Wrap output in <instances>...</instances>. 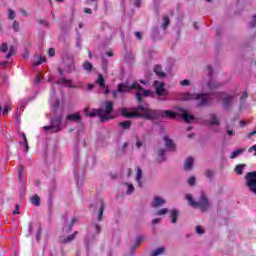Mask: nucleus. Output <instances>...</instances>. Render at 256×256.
Returning a JSON list of instances; mask_svg holds the SVG:
<instances>
[{
    "label": "nucleus",
    "mask_w": 256,
    "mask_h": 256,
    "mask_svg": "<svg viewBox=\"0 0 256 256\" xmlns=\"http://www.w3.org/2000/svg\"><path fill=\"white\" fill-rule=\"evenodd\" d=\"M135 37H136V39L141 41V39H142L141 32H135Z\"/></svg>",
    "instance_id": "052dcab7"
},
{
    "label": "nucleus",
    "mask_w": 256,
    "mask_h": 256,
    "mask_svg": "<svg viewBox=\"0 0 256 256\" xmlns=\"http://www.w3.org/2000/svg\"><path fill=\"white\" fill-rule=\"evenodd\" d=\"M96 85H99L100 91L105 93V95H109V88L105 85V78H103L102 74L98 75V79L95 81Z\"/></svg>",
    "instance_id": "1a4fd4ad"
},
{
    "label": "nucleus",
    "mask_w": 256,
    "mask_h": 256,
    "mask_svg": "<svg viewBox=\"0 0 256 256\" xmlns=\"http://www.w3.org/2000/svg\"><path fill=\"white\" fill-rule=\"evenodd\" d=\"M143 241H145V236L143 235H139L136 237V246H138L139 244L143 243Z\"/></svg>",
    "instance_id": "e433bc0d"
},
{
    "label": "nucleus",
    "mask_w": 256,
    "mask_h": 256,
    "mask_svg": "<svg viewBox=\"0 0 256 256\" xmlns=\"http://www.w3.org/2000/svg\"><path fill=\"white\" fill-rule=\"evenodd\" d=\"M165 253V247L157 248L155 251L151 252V256H159Z\"/></svg>",
    "instance_id": "bb28decb"
},
{
    "label": "nucleus",
    "mask_w": 256,
    "mask_h": 256,
    "mask_svg": "<svg viewBox=\"0 0 256 256\" xmlns=\"http://www.w3.org/2000/svg\"><path fill=\"white\" fill-rule=\"evenodd\" d=\"M75 223H77V218H72L71 224L64 227L63 231H71V228L73 227V225H75Z\"/></svg>",
    "instance_id": "72a5a7b5"
},
{
    "label": "nucleus",
    "mask_w": 256,
    "mask_h": 256,
    "mask_svg": "<svg viewBox=\"0 0 256 256\" xmlns=\"http://www.w3.org/2000/svg\"><path fill=\"white\" fill-rule=\"evenodd\" d=\"M122 129H130L131 128V121H124L119 123Z\"/></svg>",
    "instance_id": "473e14b6"
},
{
    "label": "nucleus",
    "mask_w": 256,
    "mask_h": 256,
    "mask_svg": "<svg viewBox=\"0 0 256 256\" xmlns=\"http://www.w3.org/2000/svg\"><path fill=\"white\" fill-rule=\"evenodd\" d=\"M180 85H182V87H189L191 85V82H189V80H182L180 81Z\"/></svg>",
    "instance_id": "37998d69"
},
{
    "label": "nucleus",
    "mask_w": 256,
    "mask_h": 256,
    "mask_svg": "<svg viewBox=\"0 0 256 256\" xmlns=\"http://www.w3.org/2000/svg\"><path fill=\"white\" fill-rule=\"evenodd\" d=\"M84 13L91 15V13H93V11L91 10V8H84Z\"/></svg>",
    "instance_id": "680f3d73"
},
{
    "label": "nucleus",
    "mask_w": 256,
    "mask_h": 256,
    "mask_svg": "<svg viewBox=\"0 0 256 256\" xmlns=\"http://www.w3.org/2000/svg\"><path fill=\"white\" fill-rule=\"evenodd\" d=\"M7 65H9V61H3V62L0 63V67L2 69H5L7 67Z\"/></svg>",
    "instance_id": "864d4df0"
},
{
    "label": "nucleus",
    "mask_w": 256,
    "mask_h": 256,
    "mask_svg": "<svg viewBox=\"0 0 256 256\" xmlns=\"http://www.w3.org/2000/svg\"><path fill=\"white\" fill-rule=\"evenodd\" d=\"M205 175L208 179H213L214 172L212 170H206Z\"/></svg>",
    "instance_id": "c03bdc74"
},
{
    "label": "nucleus",
    "mask_w": 256,
    "mask_h": 256,
    "mask_svg": "<svg viewBox=\"0 0 256 256\" xmlns=\"http://www.w3.org/2000/svg\"><path fill=\"white\" fill-rule=\"evenodd\" d=\"M164 141L168 151H175V143H173V140L169 139L167 136H164Z\"/></svg>",
    "instance_id": "dca6fc26"
},
{
    "label": "nucleus",
    "mask_w": 256,
    "mask_h": 256,
    "mask_svg": "<svg viewBox=\"0 0 256 256\" xmlns=\"http://www.w3.org/2000/svg\"><path fill=\"white\" fill-rule=\"evenodd\" d=\"M249 153H253V151H255V156H256V145H253L252 147L249 148Z\"/></svg>",
    "instance_id": "4d7b16f0"
},
{
    "label": "nucleus",
    "mask_w": 256,
    "mask_h": 256,
    "mask_svg": "<svg viewBox=\"0 0 256 256\" xmlns=\"http://www.w3.org/2000/svg\"><path fill=\"white\" fill-rule=\"evenodd\" d=\"M20 137L21 139H23V142L21 143V145L25 147L24 153H29V142H27V136H25V134H22Z\"/></svg>",
    "instance_id": "412c9836"
},
{
    "label": "nucleus",
    "mask_w": 256,
    "mask_h": 256,
    "mask_svg": "<svg viewBox=\"0 0 256 256\" xmlns=\"http://www.w3.org/2000/svg\"><path fill=\"white\" fill-rule=\"evenodd\" d=\"M161 205H165V199L159 196L154 197L152 201V207L157 208V207H161Z\"/></svg>",
    "instance_id": "2eb2a0df"
},
{
    "label": "nucleus",
    "mask_w": 256,
    "mask_h": 256,
    "mask_svg": "<svg viewBox=\"0 0 256 256\" xmlns=\"http://www.w3.org/2000/svg\"><path fill=\"white\" fill-rule=\"evenodd\" d=\"M186 199L191 207H194L196 209L198 208L201 211H207V209H209V200H207V196L205 195V193H201L200 200L198 202H195V200H193L191 194H187Z\"/></svg>",
    "instance_id": "39448f33"
},
{
    "label": "nucleus",
    "mask_w": 256,
    "mask_h": 256,
    "mask_svg": "<svg viewBox=\"0 0 256 256\" xmlns=\"http://www.w3.org/2000/svg\"><path fill=\"white\" fill-rule=\"evenodd\" d=\"M158 161L159 163H163V161H165V151L163 149L158 151Z\"/></svg>",
    "instance_id": "7c9ffc66"
},
{
    "label": "nucleus",
    "mask_w": 256,
    "mask_h": 256,
    "mask_svg": "<svg viewBox=\"0 0 256 256\" xmlns=\"http://www.w3.org/2000/svg\"><path fill=\"white\" fill-rule=\"evenodd\" d=\"M167 213H169V209L163 208V209H161V210H158V211L156 212V215H159V216H161V215H167Z\"/></svg>",
    "instance_id": "4c0bfd02"
},
{
    "label": "nucleus",
    "mask_w": 256,
    "mask_h": 256,
    "mask_svg": "<svg viewBox=\"0 0 256 256\" xmlns=\"http://www.w3.org/2000/svg\"><path fill=\"white\" fill-rule=\"evenodd\" d=\"M67 121H73L74 123H79L81 121V116L79 114H69L67 116Z\"/></svg>",
    "instance_id": "a211bd4d"
},
{
    "label": "nucleus",
    "mask_w": 256,
    "mask_h": 256,
    "mask_svg": "<svg viewBox=\"0 0 256 256\" xmlns=\"http://www.w3.org/2000/svg\"><path fill=\"white\" fill-rule=\"evenodd\" d=\"M107 67H108L107 61L103 60L102 61V69H103L104 73H107Z\"/></svg>",
    "instance_id": "de8ad7c7"
},
{
    "label": "nucleus",
    "mask_w": 256,
    "mask_h": 256,
    "mask_svg": "<svg viewBox=\"0 0 256 256\" xmlns=\"http://www.w3.org/2000/svg\"><path fill=\"white\" fill-rule=\"evenodd\" d=\"M210 119V125H220L219 120L217 119V116L215 114H211Z\"/></svg>",
    "instance_id": "c756f323"
},
{
    "label": "nucleus",
    "mask_w": 256,
    "mask_h": 256,
    "mask_svg": "<svg viewBox=\"0 0 256 256\" xmlns=\"http://www.w3.org/2000/svg\"><path fill=\"white\" fill-rule=\"evenodd\" d=\"M7 51H9V46L7 45V43H3V44L0 46V52H1V53H7Z\"/></svg>",
    "instance_id": "c9c22d12"
},
{
    "label": "nucleus",
    "mask_w": 256,
    "mask_h": 256,
    "mask_svg": "<svg viewBox=\"0 0 256 256\" xmlns=\"http://www.w3.org/2000/svg\"><path fill=\"white\" fill-rule=\"evenodd\" d=\"M171 223H177V217H179V211L173 209L170 211Z\"/></svg>",
    "instance_id": "4be33fe9"
},
{
    "label": "nucleus",
    "mask_w": 256,
    "mask_h": 256,
    "mask_svg": "<svg viewBox=\"0 0 256 256\" xmlns=\"http://www.w3.org/2000/svg\"><path fill=\"white\" fill-rule=\"evenodd\" d=\"M188 184H190L191 186L195 185V177H194V176H191V177L188 179Z\"/></svg>",
    "instance_id": "09e8293b"
},
{
    "label": "nucleus",
    "mask_w": 256,
    "mask_h": 256,
    "mask_svg": "<svg viewBox=\"0 0 256 256\" xmlns=\"http://www.w3.org/2000/svg\"><path fill=\"white\" fill-rule=\"evenodd\" d=\"M255 23H256V15H253L252 20L250 22L251 29H253L255 27Z\"/></svg>",
    "instance_id": "49530a36"
},
{
    "label": "nucleus",
    "mask_w": 256,
    "mask_h": 256,
    "mask_svg": "<svg viewBox=\"0 0 256 256\" xmlns=\"http://www.w3.org/2000/svg\"><path fill=\"white\" fill-rule=\"evenodd\" d=\"M247 97H249V95L247 94V92H243L242 96H241V101H245V99H247Z\"/></svg>",
    "instance_id": "13d9d810"
},
{
    "label": "nucleus",
    "mask_w": 256,
    "mask_h": 256,
    "mask_svg": "<svg viewBox=\"0 0 256 256\" xmlns=\"http://www.w3.org/2000/svg\"><path fill=\"white\" fill-rule=\"evenodd\" d=\"M180 115L182 116V119L185 121V123H191V121L195 119L193 115L187 114L184 109H180Z\"/></svg>",
    "instance_id": "4468645a"
},
{
    "label": "nucleus",
    "mask_w": 256,
    "mask_h": 256,
    "mask_svg": "<svg viewBox=\"0 0 256 256\" xmlns=\"http://www.w3.org/2000/svg\"><path fill=\"white\" fill-rule=\"evenodd\" d=\"M227 134L233 137V135H235V132L233 130H227Z\"/></svg>",
    "instance_id": "338daca9"
},
{
    "label": "nucleus",
    "mask_w": 256,
    "mask_h": 256,
    "mask_svg": "<svg viewBox=\"0 0 256 256\" xmlns=\"http://www.w3.org/2000/svg\"><path fill=\"white\" fill-rule=\"evenodd\" d=\"M208 69V75L210 77V80L208 82V88L213 91V89H217V87H219V83L215 82V79H213V68L211 66L207 67Z\"/></svg>",
    "instance_id": "9d476101"
},
{
    "label": "nucleus",
    "mask_w": 256,
    "mask_h": 256,
    "mask_svg": "<svg viewBox=\"0 0 256 256\" xmlns=\"http://www.w3.org/2000/svg\"><path fill=\"white\" fill-rule=\"evenodd\" d=\"M95 229L97 234L101 233V226L99 224L95 225Z\"/></svg>",
    "instance_id": "bf43d9fd"
},
{
    "label": "nucleus",
    "mask_w": 256,
    "mask_h": 256,
    "mask_svg": "<svg viewBox=\"0 0 256 256\" xmlns=\"http://www.w3.org/2000/svg\"><path fill=\"white\" fill-rule=\"evenodd\" d=\"M50 103L54 111H57V109H59V99H55V86H52L51 88Z\"/></svg>",
    "instance_id": "9b49d317"
},
{
    "label": "nucleus",
    "mask_w": 256,
    "mask_h": 256,
    "mask_svg": "<svg viewBox=\"0 0 256 256\" xmlns=\"http://www.w3.org/2000/svg\"><path fill=\"white\" fill-rule=\"evenodd\" d=\"M154 73H156V75H157L158 77H160V79L163 78V77H165V74L163 73L162 68H161V66H159V65H156V66L154 67Z\"/></svg>",
    "instance_id": "5701e85b"
},
{
    "label": "nucleus",
    "mask_w": 256,
    "mask_h": 256,
    "mask_svg": "<svg viewBox=\"0 0 256 256\" xmlns=\"http://www.w3.org/2000/svg\"><path fill=\"white\" fill-rule=\"evenodd\" d=\"M192 167H193V158L188 157L184 163V169H185V171H190V169H192Z\"/></svg>",
    "instance_id": "aec40b11"
},
{
    "label": "nucleus",
    "mask_w": 256,
    "mask_h": 256,
    "mask_svg": "<svg viewBox=\"0 0 256 256\" xmlns=\"http://www.w3.org/2000/svg\"><path fill=\"white\" fill-rule=\"evenodd\" d=\"M18 179L23 181V166H19Z\"/></svg>",
    "instance_id": "ea45409f"
},
{
    "label": "nucleus",
    "mask_w": 256,
    "mask_h": 256,
    "mask_svg": "<svg viewBox=\"0 0 256 256\" xmlns=\"http://www.w3.org/2000/svg\"><path fill=\"white\" fill-rule=\"evenodd\" d=\"M39 24H40V25L47 26V22H46L45 20H40V21H39Z\"/></svg>",
    "instance_id": "774afa93"
},
{
    "label": "nucleus",
    "mask_w": 256,
    "mask_h": 256,
    "mask_svg": "<svg viewBox=\"0 0 256 256\" xmlns=\"http://www.w3.org/2000/svg\"><path fill=\"white\" fill-rule=\"evenodd\" d=\"M213 99H217L218 101L223 100L224 107H229L233 103V96L223 92H217L213 95L190 92L180 94V101H197V107H207V105L213 103Z\"/></svg>",
    "instance_id": "f257e3e1"
},
{
    "label": "nucleus",
    "mask_w": 256,
    "mask_h": 256,
    "mask_svg": "<svg viewBox=\"0 0 256 256\" xmlns=\"http://www.w3.org/2000/svg\"><path fill=\"white\" fill-rule=\"evenodd\" d=\"M13 215H19V205L16 204V209L13 211Z\"/></svg>",
    "instance_id": "e2e57ef3"
},
{
    "label": "nucleus",
    "mask_w": 256,
    "mask_h": 256,
    "mask_svg": "<svg viewBox=\"0 0 256 256\" xmlns=\"http://www.w3.org/2000/svg\"><path fill=\"white\" fill-rule=\"evenodd\" d=\"M125 185L127 187L126 195H131V193H133V191H135V187L131 183H126Z\"/></svg>",
    "instance_id": "2f4dec72"
},
{
    "label": "nucleus",
    "mask_w": 256,
    "mask_h": 256,
    "mask_svg": "<svg viewBox=\"0 0 256 256\" xmlns=\"http://www.w3.org/2000/svg\"><path fill=\"white\" fill-rule=\"evenodd\" d=\"M196 233H197L198 235H203V233H205V230L203 229V227L197 226V227H196Z\"/></svg>",
    "instance_id": "a18cd8bd"
},
{
    "label": "nucleus",
    "mask_w": 256,
    "mask_h": 256,
    "mask_svg": "<svg viewBox=\"0 0 256 256\" xmlns=\"http://www.w3.org/2000/svg\"><path fill=\"white\" fill-rule=\"evenodd\" d=\"M111 111H113V102H106L104 113L99 109H93L89 112V108H86L84 113L87 117H100V121L105 122L109 121V119H113V116L110 115Z\"/></svg>",
    "instance_id": "20e7f679"
},
{
    "label": "nucleus",
    "mask_w": 256,
    "mask_h": 256,
    "mask_svg": "<svg viewBox=\"0 0 256 256\" xmlns=\"http://www.w3.org/2000/svg\"><path fill=\"white\" fill-rule=\"evenodd\" d=\"M13 29H14V31H19V22H17V21H14L13 22Z\"/></svg>",
    "instance_id": "8fccbe9b"
},
{
    "label": "nucleus",
    "mask_w": 256,
    "mask_h": 256,
    "mask_svg": "<svg viewBox=\"0 0 256 256\" xmlns=\"http://www.w3.org/2000/svg\"><path fill=\"white\" fill-rule=\"evenodd\" d=\"M42 63H45V57L39 56L38 57V61L33 62V66L37 67V65H42Z\"/></svg>",
    "instance_id": "f704fd0d"
},
{
    "label": "nucleus",
    "mask_w": 256,
    "mask_h": 256,
    "mask_svg": "<svg viewBox=\"0 0 256 256\" xmlns=\"http://www.w3.org/2000/svg\"><path fill=\"white\" fill-rule=\"evenodd\" d=\"M169 23H170L169 17L165 16L164 22L162 24L163 29H167V27H169Z\"/></svg>",
    "instance_id": "58836bf2"
},
{
    "label": "nucleus",
    "mask_w": 256,
    "mask_h": 256,
    "mask_svg": "<svg viewBox=\"0 0 256 256\" xmlns=\"http://www.w3.org/2000/svg\"><path fill=\"white\" fill-rule=\"evenodd\" d=\"M122 116L126 119L132 117H142L143 119H159V117L175 119L177 114L171 110H154L149 108V104H139L136 110L131 113L127 108L122 109Z\"/></svg>",
    "instance_id": "f03ea898"
},
{
    "label": "nucleus",
    "mask_w": 256,
    "mask_h": 256,
    "mask_svg": "<svg viewBox=\"0 0 256 256\" xmlns=\"http://www.w3.org/2000/svg\"><path fill=\"white\" fill-rule=\"evenodd\" d=\"M9 106L8 105H6L5 107H4V109H3V111H2V115H7L8 113H9Z\"/></svg>",
    "instance_id": "603ef678"
},
{
    "label": "nucleus",
    "mask_w": 256,
    "mask_h": 256,
    "mask_svg": "<svg viewBox=\"0 0 256 256\" xmlns=\"http://www.w3.org/2000/svg\"><path fill=\"white\" fill-rule=\"evenodd\" d=\"M96 206L98 207L97 219L98 221H103V212L105 211V203L103 202L102 199H99L96 202Z\"/></svg>",
    "instance_id": "f8f14e48"
},
{
    "label": "nucleus",
    "mask_w": 256,
    "mask_h": 256,
    "mask_svg": "<svg viewBox=\"0 0 256 256\" xmlns=\"http://www.w3.org/2000/svg\"><path fill=\"white\" fill-rule=\"evenodd\" d=\"M253 135H256V130H254L248 134V139H251V137H253Z\"/></svg>",
    "instance_id": "69168bd1"
},
{
    "label": "nucleus",
    "mask_w": 256,
    "mask_h": 256,
    "mask_svg": "<svg viewBox=\"0 0 256 256\" xmlns=\"http://www.w3.org/2000/svg\"><path fill=\"white\" fill-rule=\"evenodd\" d=\"M83 70L84 71H88L90 73V71L93 70V64H91V62L86 61L83 63Z\"/></svg>",
    "instance_id": "c85d7f7f"
},
{
    "label": "nucleus",
    "mask_w": 256,
    "mask_h": 256,
    "mask_svg": "<svg viewBox=\"0 0 256 256\" xmlns=\"http://www.w3.org/2000/svg\"><path fill=\"white\" fill-rule=\"evenodd\" d=\"M243 153H245V148H238L231 153L230 159H237V157L243 155Z\"/></svg>",
    "instance_id": "f3484780"
},
{
    "label": "nucleus",
    "mask_w": 256,
    "mask_h": 256,
    "mask_svg": "<svg viewBox=\"0 0 256 256\" xmlns=\"http://www.w3.org/2000/svg\"><path fill=\"white\" fill-rule=\"evenodd\" d=\"M61 121H63L62 112L51 120V124L49 126H44L43 130L46 132L49 131L50 133H59V131H61Z\"/></svg>",
    "instance_id": "423d86ee"
},
{
    "label": "nucleus",
    "mask_w": 256,
    "mask_h": 256,
    "mask_svg": "<svg viewBox=\"0 0 256 256\" xmlns=\"http://www.w3.org/2000/svg\"><path fill=\"white\" fill-rule=\"evenodd\" d=\"M136 182L138 187H143V171L139 167L136 169Z\"/></svg>",
    "instance_id": "ddd939ff"
},
{
    "label": "nucleus",
    "mask_w": 256,
    "mask_h": 256,
    "mask_svg": "<svg viewBox=\"0 0 256 256\" xmlns=\"http://www.w3.org/2000/svg\"><path fill=\"white\" fill-rule=\"evenodd\" d=\"M243 169H245V165H243V164H238V165L235 167L234 171H235L236 175H243Z\"/></svg>",
    "instance_id": "cd10ccee"
},
{
    "label": "nucleus",
    "mask_w": 256,
    "mask_h": 256,
    "mask_svg": "<svg viewBox=\"0 0 256 256\" xmlns=\"http://www.w3.org/2000/svg\"><path fill=\"white\" fill-rule=\"evenodd\" d=\"M153 85L156 91V95H158V97H163L167 95V89H165V83L154 81Z\"/></svg>",
    "instance_id": "6e6552de"
},
{
    "label": "nucleus",
    "mask_w": 256,
    "mask_h": 256,
    "mask_svg": "<svg viewBox=\"0 0 256 256\" xmlns=\"http://www.w3.org/2000/svg\"><path fill=\"white\" fill-rule=\"evenodd\" d=\"M157 223H161V218H155L152 220V225H157Z\"/></svg>",
    "instance_id": "6e6d98bb"
},
{
    "label": "nucleus",
    "mask_w": 256,
    "mask_h": 256,
    "mask_svg": "<svg viewBox=\"0 0 256 256\" xmlns=\"http://www.w3.org/2000/svg\"><path fill=\"white\" fill-rule=\"evenodd\" d=\"M66 71L67 73H73V71H75V65L70 64L69 66H67Z\"/></svg>",
    "instance_id": "79ce46f5"
},
{
    "label": "nucleus",
    "mask_w": 256,
    "mask_h": 256,
    "mask_svg": "<svg viewBox=\"0 0 256 256\" xmlns=\"http://www.w3.org/2000/svg\"><path fill=\"white\" fill-rule=\"evenodd\" d=\"M61 83H66L68 87H73L71 80L67 78H60L59 81L56 82V85H61Z\"/></svg>",
    "instance_id": "a878e982"
},
{
    "label": "nucleus",
    "mask_w": 256,
    "mask_h": 256,
    "mask_svg": "<svg viewBox=\"0 0 256 256\" xmlns=\"http://www.w3.org/2000/svg\"><path fill=\"white\" fill-rule=\"evenodd\" d=\"M30 201H31L32 205H34L35 207H39L41 205V198L37 194L33 195L30 198Z\"/></svg>",
    "instance_id": "6ab92c4d"
},
{
    "label": "nucleus",
    "mask_w": 256,
    "mask_h": 256,
    "mask_svg": "<svg viewBox=\"0 0 256 256\" xmlns=\"http://www.w3.org/2000/svg\"><path fill=\"white\" fill-rule=\"evenodd\" d=\"M15 53H17V48H15V46H10L8 50V54L6 55V59H11V57H13Z\"/></svg>",
    "instance_id": "b1692460"
},
{
    "label": "nucleus",
    "mask_w": 256,
    "mask_h": 256,
    "mask_svg": "<svg viewBox=\"0 0 256 256\" xmlns=\"http://www.w3.org/2000/svg\"><path fill=\"white\" fill-rule=\"evenodd\" d=\"M77 231L74 232L73 234L69 235L67 238L61 239V243H71L73 239H75V236L77 235Z\"/></svg>",
    "instance_id": "393cba45"
},
{
    "label": "nucleus",
    "mask_w": 256,
    "mask_h": 256,
    "mask_svg": "<svg viewBox=\"0 0 256 256\" xmlns=\"http://www.w3.org/2000/svg\"><path fill=\"white\" fill-rule=\"evenodd\" d=\"M131 89H136V99L138 102L141 103L143 101V97H149L152 95L150 90H145L139 82H134L132 85L129 84V82L126 83H120L118 84V91H114L113 95L114 97H117V93H129Z\"/></svg>",
    "instance_id": "7ed1b4c3"
},
{
    "label": "nucleus",
    "mask_w": 256,
    "mask_h": 256,
    "mask_svg": "<svg viewBox=\"0 0 256 256\" xmlns=\"http://www.w3.org/2000/svg\"><path fill=\"white\" fill-rule=\"evenodd\" d=\"M246 186L256 195V171L248 172L245 176Z\"/></svg>",
    "instance_id": "0eeeda50"
},
{
    "label": "nucleus",
    "mask_w": 256,
    "mask_h": 256,
    "mask_svg": "<svg viewBox=\"0 0 256 256\" xmlns=\"http://www.w3.org/2000/svg\"><path fill=\"white\" fill-rule=\"evenodd\" d=\"M48 55H49V57H55V49L50 48V49L48 50Z\"/></svg>",
    "instance_id": "3c124183"
},
{
    "label": "nucleus",
    "mask_w": 256,
    "mask_h": 256,
    "mask_svg": "<svg viewBox=\"0 0 256 256\" xmlns=\"http://www.w3.org/2000/svg\"><path fill=\"white\" fill-rule=\"evenodd\" d=\"M40 239H41V228H39L37 233H36V240L40 241Z\"/></svg>",
    "instance_id": "5fc2aeb1"
},
{
    "label": "nucleus",
    "mask_w": 256,
    "mask_h": 256,
    "mask_svg": "<svg viewBox=\"0 0 256 256\" xmlns=\"http://www.w3.org/2000/svg\"><path fill=\"white\" fill-rule=\"evenodd\" d=\"M8 19L13 20L15 19V11L9 9L8 10Z\"/></svg>",
    "instance_id": "a19ab883"
},
{
    "label": "nucleus",
    "mask_w": 256,
    "mask_h": 256,
    "mask_svg": "<svg viewBox=\"0 0 256 256\" xmlns=\"http://www.w3.org/2000/svg\"><path fill=\"white\" fill-rule=\"evenodd\" d=\"M134 5H135L136 7H141V0H135V1H134Z\"/></svg>",
    "instance_id": "0e129e2a"
}]
</instances>
